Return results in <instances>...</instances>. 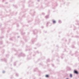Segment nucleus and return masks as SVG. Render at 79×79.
Listing matches in <instances>:
<instances>
[{
	"label": "nucleus",
	"mask_w": 79,
	"mask_h": 79,
	"mask_svg": "<svg viewBox=\"0 0 79 79\" xmlns=\"http://www.w3.org/2000/svg\"><path fill=\"white\" fill-rule=\"evenodd\" d=\"M74 73H75V74H78V72L76 70H74Z\"/></svg>",
	"instance_id": "1"
},
{
	"label": "nucleus",
	"mask_w": 79,
	"mask_h": 79,
	"mask_svg": "<svg viewBox=\"0 0 79 79\" xmlns=\"http://www.w3.org/2000/svg\"><path fill=\"white\" fill-rule=\"evenodd\" d=\"M53 23H56V22L55 20H53Z\"/></svg>",
	"instance_id": "2"
},
{
	"label": "nucleus",
	"mask_w": 79,
	"mask_h": 79,
	"mask_svg": "<svg viewBox=\"0 0 79 79\" xmlns=\"http://www.w3.org/2000/svg\"><path fill=\"white\" fill-rule=\"evenodd\" d=\"M49 76L48 75H46V77H49Z\"/></svg>",
	"instance_id": "3"
},
{
	"label": "nucleus",
	"mask_w": 79,
	"mask_h": 79,
	"mask_svg": "<svg viewBox=\"0 0 79 79\" xmlns=\"http://www.w3.org/2000/svg\"><path fill=\"white\" fill-rule=\"evenodd\" d=\"M70 77H72V74H70Z\"/></svg>",
	"instance_id": "4"
},
{
	"label": "nucleus",
	"mask_w": 79,
	"mask_h": 79,
	"mask_svg": "<svg viewBox=\"0 0 79 79\" xmlns=\"http://www.w3.org/2000/svg\"><path fill=\"white\" fill-rule=\"evenodd\" d=\"M59 23H61V21H59Z\"/></svg>",
	"instance_id": "5"
}]
</instances>
